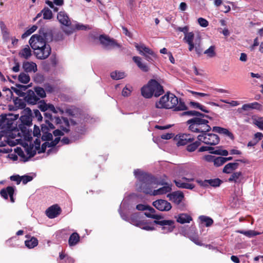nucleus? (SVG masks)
<instances>
[{
	"instance_id": "4be33fe9",
	"label": "nucleus",
	"mask_w": 263,
	"mask_h": 263,
	"mask_svg": "<svg viewBox=\"0 0 263 263\" xmlns=\"http://www.w3.org/2000/svg\"><path fill=\"white\" fill-rule=\"evenodd\" d=\"M167 197H169L170 200L174 203L179 204L184 198V195L181 192H175L168 194Z\"/></svg>"
},
{
	"instance_id": "13d9d810",
	"label": "nucleus",
	"mask_w": 263,
	"mask_h": 263,
	"mask_svg": "<svg viewBox=\"0 0 263 263\" xmlns=\"http://www.w3.org/2000/svg\"><path fill=\"white\" fill-rule=\"evenodd\" d=\"M132 91V87L128 88L127 86H125L122 90V95L124 97H128L130 95V93Z\"/></svg>"
},
{
	"instance_id": "423d86ee",
	"label": "nucleus",
	"mask_w": 263,
	"mask_h": 263,
	"mask_svg": "<svg viewBox=\"0 0 263 263\" xmlns=\"http://www.w3.org/2000/svg\"><path fill=\"white\" fill-rule=\"evenodd\" d=\"M99 39L100 43L106 48L111 49L121 47V45L117 43L116 40L110 38L106 35H100Z\"/></svg>"
},
{
	"instance_id": "680f3d73",
	"label": "nucleus",
	"mask_w": 263,
	"mask_h": 263,
	"mask_svg": "<svg viewBox=\"0 0 263 263\" xmlns=\"http://www.w3.org/2000/svg\"><path fill=\"white\" fill-rule=\"evenodd\" d=\"M41 132L42 133H46V132H50L51 130L54 129V128H50V127H49L48 124H47V123L42 124L41 125Z\"/></svg>"
},
{
	"instance_id": "e433bc0d",
	"label": "nucleus",
	"mask_w": 263,
	"mask_h": 263,
	"mask_svg": "<svg viewBox=\"0 0 263 263\" xmlns=\"http://www.w3.org/2000/svg\"><path fill=\"white\" fill-rule=\"evenodd\" d=\"M18 55L21 58L28 59L31 55V50L28 46L22 49L18 53Z\"/></svg>"
},
{
	"instance_id": "c9c22d12",
	"label": "nucleus",
	"mask_w": 263,
	"mask_h": 263,
	"mask_svg": "<svg viewBox=\"0 0 263 263\" xmlns=\"http://www.w3.org/2000/svg\"><path fill=\"white\" fill-rule=\"evenodd\" d=\"M80 241V236L77 232L73 233L69 237L68 244L70 246L76 245Z\"/></svg>"
},
{
	"instance_id": "f704fd0d",
	"label": "nucleus",
	"mask_w": 263,
	"mask_h": 263,
	"mask_svg": "<svg viewBox=\"0 0 263 263\" xmlns=\"http://www.w3.org/2000/svg\"><path fill=\"white\" fill-rule=\"evenodd\" d=\"M130 222L137 227H141L144 224V221L139 220V217L138 214L135 213L131 215L130 217Z\"/></svg>"
},
{
	"instance_id": "0eeeda50",
	"label": "nucleus",
	"mask_w": 263,
	"mask_h": 263,
	"mask_svg": "<svg viewBox=\"0 0 263 263\" xmlns=\"http://www.w3.org/2000/svg\"><path fill=\"white\" fill-rule=\"evenodd\" d=\"M51 52V48L50 46L46 44H44L38 49L34 50V54L37 59L40 60L46 59Z\"/></svg>"
},
{
	"instance_id": "4d7b16f0",
	"label": "nucleus",
	"mask_w": 263,
	"mask_h": 263,
	"mask_svg": "<svg viewBox=\"0 0 263 263\" xmlns=\"http://www.w3.org/2000/svg\"><path fill=\"white\" fill-rule=\"evenodd\" d=\"M39 108L42 111L45 112L48 110V104L44 100H42L40 102Z\"/></svg>"
},
{
	"instance_id": "7ed1b4c3",
	"label": "nucleus",
	"mask_w": 263,
	"mask_h": 263,
	"mask_svg": "<svg viewBox=\"0 0 263 263\" xmlns=\"http://www.w3.org/2000/svg\"><path fill=\"white\" fill-rule=\"evenodd\" d=\"M205 117H193L186 121L189 129L192 132L203 134L209 132L212 129L209 125V121Z\"/></svg>"
},
{
	"instance_id": "864d4df0",
	"label": "nucleus",
	"mask_w": 263,
	"mask_h": 263,
	"mask_svg": "<svg viewBox=\"0 0 263 263\" xmlns=\"http://www.w3.org/2000/svg\"><path fill=\"white\" fill-rule=\"evenodd\" d=\"M0 27L3 36H7L9 35V32L5 23L2 21L0 22Z\"/></svg>"
},
{
	"instance_id": "1a4fd4ad",
	"label": "nucleus",
	"mask_w": 263,
	"mask_h": 263,
	"mask_svg": "<svg viewBox=\"0 0 263 263\" xmlns=\"http://www.w3.org/2000/svg\"><path fill=\"white\" fill-rule=\"evenodd\" d=\"M154 223L162 226V230L164 233L171 232L175 228V221L173 220H154Z\"/></svg>"
},
{
	"instance_id": "f3484780",
	"label": "nucleus",
	"mask_w": 263,
	"mask_h": 263,
	"mask_svg": "<svg viewBox=\"0 0 263 263\" xmlns=\"http://www.w3.org/2000/svg\"><path fill=\"white\" fill-rule=\"evenodd\" d=\"M14 193V188L13 186H9L6 188L2 189L0 191V194L5 199H8V195L10 197V201L12 202H14V199L13 198V195Z\"/></svg>"
},
{
	"instance_id": "ddd939ff",
	"label": "nucleus",
	"mask_w": 263,
	"mask_h": 263,
	"mask_svg": "<svg viewBox=\"0 0 263 263\" xmlns=\"http://www.w3.org/2000/svg\"><path fill=\"white\" fill-rule=\"evenodd\" d=\"M29 43L31 47L34 50V51L38 49L41 46H42L44 44L47 43L42 38L37 36V34H33L30 37Z\"/></svg>"
},
{
	"instance_id": "e2e57ef3",
	"label": "nucleus",
	"mask_w": 263,
	"mask_h": 263,
	"mask_svg": "<svg viewBox=\"0 0 263 263\" xmlns=\"http://www.w3.org/2000/svg\"><path fill=\"white\" fill-rule=\"evenodd\" d=\"M198 22L199 24V25L203 27H206L209 25L208 21L205 20V18H203L202 17H200L198 19Z\"/></svg>"
},
{
	"instance_id": "3c124183",
	"label": "nucleus",
	"mask_w": 263,
	"mask_h": 263,
	"mask_svg": "<svg viewBox=\"0 0 263 263\" xmlns=\"http://www.w3.org/2000/svg\"><path fill=\"white\" fill-rule=\"evenodd\" d=\"M42 133V135L41 137V139L42 141H48L52 140L53 135L50 132Z\"/></svg>"
},
{
	"instance_id": "f257e3e1",
	"label": "nucleus",
	"mask_w": 263,
	"mask_h": 263,
	"mask_svg": "<svg viewBox=\"0 0 263 263\" xmlns=\"http://www.w3.org/2000/svg\"><path fill=\"white\" fill-rule=\"evenodd\" d=\"M134 175L138 180L136 186L138 192L156 196L163 195L172 191L171 186L166 183H164L166 185L153 191L152 189L156 187L157 185H163L164 183H161L154 176L142 172L139 169L134 171Z\"/></svg>"
},
{
	"instance_id": "052dcab7",
	"label": "nucleus",
	"mask_w": 263,
	"mask_h": 263,
	"mask_svg": "<svg viewBox=\"0 0 263 263\" xmlns=\"http://www.w3.org/2000/svg\"><path fill=\"white\" fill-rule=\"evenodd\" d=\"M11 89L18 96L24 97H25L26 93L21 90L18 89L17 88H15L14 87H11Z\"/></svg>"
},
{
	"instance_id": "37998d69",
	"label": "nucleus",
	"mask_w": 263,
	"mask_h": 263,
	"mask_svg": "<svg viewBox=\"0 0 263 263\" xmlns=\"http://www.w3.org/2000/svg\"><path fill=\"white\" fill-rule=\"evenodd\" d=\"M110 77L112 79L117 80L123 79L125 75L123 72L115 71L110 73Z\"/></svg>"
},
{
	"instance_id": "a19ab883",
	"label": "nucleus",
	"mask_w": 263,
	"mask_h": 263,
	"mask_svg": "<svg viewBox=\"0 0 263 263\" xmlns=\"http://www.w3.org/2000/svg\"><path fill=\"white\" fill-rule=\"evenodd\" d=\"M18 80L22 83L27 84L30 81V78L28 74L21 72L18 77Z\"/></svg>"
},
{
	"instance_id": "412c9836",
	"label": "nucleus",
	"mask_w": 263,
	"mask_h": 263,
	"mask_svg": "<svg viewBox=\"0 0 263 263\" xmlns=\"http://www.w3.org/2000/svg\"><path fill=\"white\" fill-rule=\"evenodd\" d=\"M23 69L25 72H35L37 70L36 64L33 62L25 61L23 63Z\"/></svg>"
},
{
	"instance_id": "603ef678",
	"label": "nucleus",
	"mask_w": 263,
	"mask_h": 263,
	"mask_svg": "<svg viewBox=\"0 0 263 263\" xmlns=\"http://www.w3.org/2000/svg\"><path fill=\"white\" fill-rule=\"evenodd\" d=\"M210 153L212 154L224 156H227L229 154V152L227 150L221 149H218L215 150L214 151H211Z\"/></svg>"
},
{
	"instance_id": "6ab92c4d",
	"label": "nucleus",
	"mask_w": 263,
	"mask_h": 263,
	"mask_svg": "<svg viewBox=\"0 0 263 263\" xmlns=\"http://www.w3.org/2000/svg\"><path fill=\"white\" fill-rule=\"evenodd\" d=\"M57 19L59 22L67 27H70L71 22L70 18L65 11H60L57 14Z\"/></svg>"
},
{
	"instance_id": "2eb2a0df",
	"label": "nucleus",
	"mask_w": 263,
	"mask_h": 263,
	"mask_svg": "<svg viewBox=\"0 0 263 263\" xmlns=\"http://www.w3.org/2000/svg\"><path fill=\"white\" fill-rule=\"evenodd\" d=\"M61 212V208L58 204H54L46 210V214L49 218H54L59 215Z\"/></svg>"
},
{
	"instance_id": "b1692460",
	"label": "nucleus",
	"mask_w": 263,
	"mask_h": 263,
	"mask_svg": "<svg viewBox=\"0 0 263 263\" xmlns=\"http://www.w3.org/2000/svg\"><path fill=\"white\" fill-rule=\"evenodd\" d=\"M194 34L193 32L186 33L183 39L184 41L189 44V50L190 51H192L194 48Z\"/></svg>"
},
{
	"instance_id": "774afa93",
	"label": "nucleus",
	"mask_w": 263,
	"mask_h": 263,
	"mask_svg": "<svg viewBox=\"0 0 263 263\" xmlns=\"http://www.w3.org/2000/svg\"><path fill=\"white\" fill-rule=\"evenodd\" d=\"M22 181L23 184H26L27 182L31 181L33 179L32 176L24 175L21 177Z\"/></svg>"
},
{
	"instance_id": "5701e85b",
	"label": "nucleus",
	"mask_w": 263,
	"mask_h": 263,
	"mask_svg": "<svg viewBox=\"0 0 263 263\" xmlns=\"http://www.w3.org/2000/svg\"><path fill=\"white\" fill-rule=\"evenodd\" d=\"M212 131L220 134L229 137L231 140L234 139V136L232 133L230 132L228 129L219 126H214L212 128Z\"/></svg>"
},
{
	"instance_id": "72a5a7b5",
	"label": "nucleus",
	"mask_w": 263,
	"mask_h": 263,
	"mask_svg": "<svg viewBox=\"0 0 263 263\" xmlns=\"http://www.w3.org/2000/svg\"><path fill=\"white\" fill-rule=\"evenodd\" d=\"M176 185L179 188L192 190L195 187V185L192 183L183 182L181 180H175Z\"/></svg>"
},
{
	"instance_id": "0e129e2a",
	"label": "nucleus",
	"mask_w": 263,
	"mask_h": 263,
	"mask_svg": "<svg viewBox=\"0 0 263 263\" xmlns=\"http://www.w3.org/2000/svg\"><path fill=\"white\" fill-rule=\"evenodd\" d=\"M254 123L259 129L263 130V118L255 120Z\"/></svg>"
},
{
	"instance_id": "39448f33",
	"label": "nucleus",
	"mask_w": 263,
	"mask_h": 263,
	"mask_svg": "<svg viewBox=\"0 0 263 263\" xmlns=\"http://www.w3.org/2000/svg\"><path fill=\"white\" fill-rule=\"evenodd\" d=\"M135 47L139 54L143 55L148 62L152 63L157 59V54L144 44H138L136 43Z\"/></svg>"
},
{
	"instance_id": "dca6fc26",
	"label": "nucleus",
	"mask_w": 263,
	"mask_h": 263,
	"mask_svg": "<svg viewBox=\"0 0 263 263\" xmlns=\"http://www.w3.org/2000/svg\"><path fill=\"white\" fill-rule=\"evenodd\" d=\"M195 140L194 137L190 134H183L180 136L179 140L177 142V145H186L187 146L191 143H194ZM187 147H186V148Z\"/></svg>"
},
{
	"instance_id": "09e8293b",
	"label": "nucleus",
	"mask_w": 263,
	"mask_h": 263,
	"mask_svg": "<svg viewBox=\"0 0 263 263\" xmlns=\"http://www.w3.org/2000/svg\"><path fill=\"white\" fill-rule=\"evenodd\" d=\"M214 46H210L208 49L204 51V53L207 54L209 57L212 58L216 55Z\"/></svg>"
},
{
	"instance_id": "2f4dec72",
	"label": "nucleus",
	"mask_w": 263,
	"mask_h": 263,
	"mask_svg": "<svg viewBox=\"0 0 263 263\" xmlns=\"http://www.w3.org/2000/svg\"><path fill=\"white\" fill-rule=\"evenodd\" d=\"M44 115L45 118V123L48 124L50 128H55V127L52 122L54 123L55 118H57L58 117H53L52 115L48 112H44Z\"/></svg>"
},
{
	"instance_id": "393cba45",
	"label": "nucleus",
	"mask_w": 263,
	"mask_h": 263,
	"mask_svg": "<svg viewBox=\"0 0 263 263\" xmlns=\"http://www.w3.org/2000/svg\"><path fill=\"white\" fill-rule=\"evenodd\" d=\"M243 179V175L241 172H235L232 173L228 179L230 182H233L235 183H240Z\"/></svg>"
},
{
	"instance_id": "9d476101",
	"label": "nucleus",
	"mask_w": 263,
	"mask_h": 263,
	"mask_svg": "<svg viewBox=\"0 0 263 263\" xmlns=\"http://www.w3.org/2000/svg\"><path fill=\"white\" fill-rule=\"evenodd\" d=\"M54 123L59 125V128L66 133L70 132V124L68 119L65 117H62L61 119L59 117L55 118Z\"/></svg>"
},
{
	"instance_id": "6e6d98bb",
	"label": "nucleus",
	"mask_w": 263,
	"mask_h": 263,
	"mask_svg": "<svg viewBox=\"0 0 263 263\" xmlns=\"http://www.w3.org/2000/svg\"><path fill=\"white\" fill-rule=\"evenodd\" d=\"M146 211L144 212V215L148 218H151L149 216H154L156 213V210L152 207L149 205V208H147Z\"/></svg>"
},
{
	"instance_id": "c756f323",
	"label": "nucleus",
	"mask_w": 263,
	"mask_h": 263,
	"mask_svg": "<svg viewBox=\"0 0 263 263\" xmlns=\"http://www.w3.org/2000/svg\"><path fill=\"white\" fill-rule=\"evenodd\" d=\"M239 164L238 162H230L226 164L222 170L223 173L226 174L232 173L233 171L238 168Z\"/></svg>"
},
{
	"instance_id": "69168bd1",
	"label": "nucleus",
	"mask_w": 263,
	"mask_h": 263,
	"mask_svg": "<svg viewBox=\"0 0 263 263\" xmlns=\"http://www.w3.org/2000/svg\"><path fill=\"white\" fill-rule=\"evenodd\" d=\"M41 133H42L41 129H40L39 126L35 125L34 126V129L33 131V136L39 138L41 135Z\"/></svg>"
},
{
	"instance_id": "f03ea898",
	"label": "nucleus",
	"mask_w": 263,
	"mask_h": 263,
	"mask_svg": "<svg viewBox=\"0 0 263 263\" xmlns=\"http://www.w3.org/2000/svg\"><path fill=\"white\" fill-rule=\"evenodd\" d=\"M197 138L198 140L191 143L187 146L186 151L187 152H193L195 151L201 145V142L206 145H216L220 141V138L217 135L213 133H209L208 132L200 134Z\"/></svg>"
},
{
	"instance_id": "9b49d317",
	"label": "nucleus",
	"mask_w": 263,
	"mask_h": 263,
	"mask_svg": "<svg viewBox=\"0 0 263 263\" xmlns=\"http://www.w3.org/2000/svg\"><path fill=\"white\" fill-rule=\"evenodd\" d=\"M153 205L160 211H168L172 208L171 204L163 199H158L154 201Z\"/></svg>"
},
{
	"instance_id": "cd10ccee",
	"label": "nucleus",
	"mask_w": 263,
	"mask_h": 263,
	"mask_svg": "<svg viewBox=\"0 0 263 263\" xmlns=\"http://www.w3.org/2000/svg\"><path fill=\"white\" fill-rule=\"evenodd\" d=\"M169 95L168 93L165 95L161 97L158 102H157L155 104V107L157 108H167V103H168Z\"/></svg>"
},
{
	"instance_id": "de8ad7c7",
	"label": "nucleus",
	"mask_w": 263,
	"mask_h": 263,
	"mask_svg": "<svg viewBox=\"0 0 263 263\" xmlns=\"http://www.w3.org/2000/svg\"><path fill=\"white\" fill-rule=\"evenodd\" d=\"M14 152L21 158L23 159V161L24 162H26L28 161L29 158L27 157L24 154V151L21 147H17Z\"/></svg>"
},
{
	"instance_id": "79ce46f5",
	"label": "nucleus",
	"mask_w": 263,
	"mask_h": 263,
	"mask_svg": "<svg viewBox=\"0 0 263 263\" xmlns=\"http://www.w3.org/2000/svg\"><path fill=\"white\" fill-rule=\"evenodd\" d=\"M43 18L45 20H50L53 17V14L51 10L48 7H45L42 10Z\"/></svg>"
},
{
	"instance_id": "8fccbe9b",
	"label": "nucleus",
	"mask_w": 263,
	"mask_h": 263,
	"mask_svg": "<svg viewBox=\"0 0 263 263\" xmlns=\"http://www.w3.org/2000/svg\"><path fill=\"white\" fill-rule=\"evenodd\" d=\"M224 157H215L214 161V165L216 167H219L223 165L224 162Z\"/></svg>"
},
{
	"instance_id": "6e6552de",
	"label": "nucleus",
	"mask_w": 263,
	"mask_h": 263,
	"mask_svg": "<svg viewBox=\"0 0 263 263\" xmlns=\"http://www.w3.org/2000/svg\"><path fill=\"white\" fill-rule=\"evenodd\" d=\"M37 36L42 38L47 43L53 40V34L51 29L47 26L42 27L38 31Z\"/></svg>"
},
{
	"instance_id": "c85d7f7f",
	"label": "nucleus",
	"mask_w": 263,
	"mask_h": 263,
	"mask_svg": "<svg viewBox=\"0 0 263 263\" xmlns=\"http://www.w3.org/2000/svg\"><path fill=\"white\" fill-rule=\"evenodd\" d=\"M181 116H188L190 117H205L206 118L210 119H211L212 118L210 117L208 115H206L205 114H203L202 113H201L199 111H196V110H189V111H186L183 112L181 115Z\"/></svg>"
},
{
	"instance_id": "f8f14e48",
	"label": "nucleus",
	"mask_w": 263,
	"mask_h": 263,
	"mask_svg": "<svg viewBox=\"0 0 263 263\" xmlns=\"http://www.w3.org/2000/svg\"><path fill=\"white\" fill-rule=\"evenodd\" d=\"M149 84L152 90H154V95L157 97L164 92L163 86L155 79H151L149 81Z\"/></svg>"
},
{
	"instance_id": "20e7f679",
	"label": "nucleus",
	"mask_w": 263,
	"mask_h": 263,
	"mask_svg": "<svg viewBox=\"0 0 263 263\" xmlns=\"http://www.w3.org/2000/svg\"><path fill=\"white\" fill-rule=\"evenodd\" d=\"M169 100L167 103V108H174V111H183L187 109V107L185 104L184 101L178 98L173 93H168Z\"/></svg>"
},
{
	"instance_id": "58836bf2",
	"label": "nucleus",
	"mask_w": 263,
	"mask_h": 263,
	"mask_svg": "<svg viewBox=\"0 0 263 263\" xmlns=\"http://www.w3.org/2000/svg\"><path fill=\"white\" fill-rule=\"evenodd\" d=\"M199 219L202 223H205V226L206 227L211 226L214 222L213 220L211 218L204 215L200 216Z\"/></svg>"
},
{
	"instance_id": "a211bd4d",
	"label": "nucleus",
	"mask_w": 263,
	"mask_h": 263,
	"mask_svg": "<svg viewBox=\"0 0 263 263\" xmlns=\"http://www.w3.org/2000/svg\"><path fill=\"white\" fill-rule=\"evenodd\" d=\"M40 98L37 97L34 91L29 90L27 91L24 100L29 104L34 105L39 101Z\"/></svg>"
},
{
	"instance_id": "c03bdc74",
	"label": "nucleus",
	"mask_w": 263,
	"mask_h": 263,
	"mask_svg": "<svg viewBox=\"0 0 263 263\" xmlns=\"http://www.w3.org/2000/svg\"><path fill=\"white\" fill-rule=\"evenodd\" d=\"M236 232L239 234H242L245 235V236L252 237L257 235L258 233L255 232L254 230H249V231H244V230H237Z\"/></svg>"
},
{
	"instance_id": "aec40b11",
	"label": "nucleus",
	"mask_w": 263,
	"mask_h": 263,
	"mask_svg": "<svg viewBox=\"0 0 263 263\" xmlns=\"http://www.w3.org/2000/svg\"><path fill=\"white\" fill-rule=\"evenodd\" d=\"M133 61L136 64L138 68L143 72H148L149 70L148 66L142 61L140 57L134 56L133 57Z\"/></svg>"
},
{
	"instance_id": "ea45409f",
	"label": "nucleus",
	"mask_w": 263,
	"mask_h": 263,
	"mask_svg": "<svg viewBox=\"0 0 263 263\" xmlns=\"http://www.w3.org/2000/svg\"><path fill=\"white\" fill-rule=\"evenodd\" d=\"M32 117L26 115H22L20 120L21 121V124L27 125L28 126L32 125Z\"/></svg>"
},
{
	"instance_id": "bf43d9fd",
	"label": "nucleus",
	"mask_w": 263,
	"mask_h": 263,
	"mask_svg": "<svg viewBox=\"0 0 263 263\" xmlns=\"http://www.w3.org/2000/svg\"><path fill=\"white\" fill-rule=\"evenodd\" d=\"M251 109H255L258 110H260L262 108V105L257 102L249 103Z\"/></svg>"
},
{
	"instance_id": "4468645a",
	"label": "nucleus",
	"mask_w": 263,
	"mask_h": 263,
	"mask_svg": "<svg viewBox=\"0 0 263 263\" xmlns=\"http://www.w3.org/2000/svg\"><path fill=\"white\" fill-rule=\"evenodd\" d=\"M197 182L202 186L206 187L210 185L213 187H218L222 183V181L219 178L197 180Z\"/></svg>"
},
{
	"instance_id": "7c9ffc66",
	"label": "nucleus",
	"mask_w": 263,
	"mask_h": 263,
	"mask_svg": "<svg viewBox=\"0 0 263 263\" xmlns=\"http://www.w3.org/2000/svg\"><path fill=\"white\" fill-rule=\"evenodd\" d=\"M192 220V217L190 215L185 213H181L179 214L178 217L177 218V222L181 224L190 223Z\"/></svg>"
},
{
	"instance_id": "bb28decb",
	"label": "nucleus",
	"mask_w": 263,
	"mask_h": 263,
	"mask_svg": "<svg viewBox=\"0 0 263 263\" xmlns=\"http://www.w3.org/2000/svg\"><path fill=\"white\" fill-rule=\"evenodd\" d=\"M141 91L142 96L145 98H151L154 95V90H152L149 82L141 88Z\"/></svg>"
},
{
	"instance_id": "a878e982",
	"label": "nucleus",
	"mask_w": 263,
	"mask_h": 263,
	"mask_svg": "<svg viewBox=\"0 0 263 263\" xmlns=\"http://www.w3.org/2000/svg\"><path fill=\"white\" fill-rule=\"evenodd\" d=\"M26 101L18 98H16L14 100V103L15 106H9V109L10 110H15L17 108L23 109L26 107Z\"/></svg>"
},
{
	"instance_id": "4c0bfd02",
	"label": "nucleus",
	"mask_w": 263,
	"mask_h": 263,
	"mask_svg": "<svg viewBox=\"0 0 263 263\" xmlns=\"http://www.w3.org/2000/svg\"><path fill=\"white\" fill-rule=\"evenodd\" d=\"M25 244L27 248L32 249L38 245V240L35 237H32L30 239L26 240Z\"/></svg>"
},
{
	"instance_id": "49530a36",
	"label": "nucleus",
	"mask_w": 263,
	"mask_h": 263,
	"mask_svg": "<svg viewBox=\"0 0 263 263\" xmlns=\"http://www.w3.org/2000/svg\"><path fill=\"white\" fill-rule=\"evenodd\" d=\"M34 92H35L36 95L41 98L46 97L45 90L43 88L39 86L34 87Z\"/></svg>"
},
{
	"instance_id": "473e14b6",
	"label": "nucleus",
	"mask_w": 263,
	"mask_h": 263,
	"mask_svg": "<svg viewBox=\"0 0 263 263\" xmlns=\"http://www.w3.org/2000/svg\"><path fill=\"white\" fill-rule=\"evenodd\" d=\"M24 146L25 148V151L27 154L28 155V158H29V159L35 155L36 153V149L35 148L34 149V145L33 144L30 143L28 145L27 143H26Z\"/></svg>"
},
{
	"instance_id": "5fc2aeb1",
	"label": "nucleus",
	"mask_w": 263,
	"mask_h": 263,
	"mask_svg": "<svg viewBox=\"0 0 263 263\" xmlns=\"http://www.w3.org/2000/svg\"><path fill=\"white\" fill-rule=\"evenodd\" d=\"M49 60L52 67H55L57 66L59 61L55 54L53 53L51 55Z\"/></svg>"
},
{
	"instance_id": "a18cd8bd",
	"label": "nucleus",
	"mask_w": 263,
	"mask_h": 263,
	"mask_svg": "<svg viewBox=\"0 0 263 263\" xmlns=\"http://www.w3.org/2000/svg\"><path fill=\"white\" fill-rule=\"evenodd\" d=\"M28 127L29 126L27 125L20 124L18 128L22 132L24 136H27V135H30V133L31 132V130H29L28 128Z\"/></svg>"
},
{
	"instance_id": "338daca9",
	"label": "nucleus",
	"mask_w": 263,
	"mask_h": 263,
	"mask_svg": "<svg viewBox=\"0 0 263 263\" xmlns=\"http://www.w3.org/2000/svg\"><path fill=\"white\" fill-rule=\"evenodd\" d=\"M214 148L212 146H202L198 149V151L199 152H203L209 151L210 152L211 151H214Z\"/></svg>"
}]
</instances>
